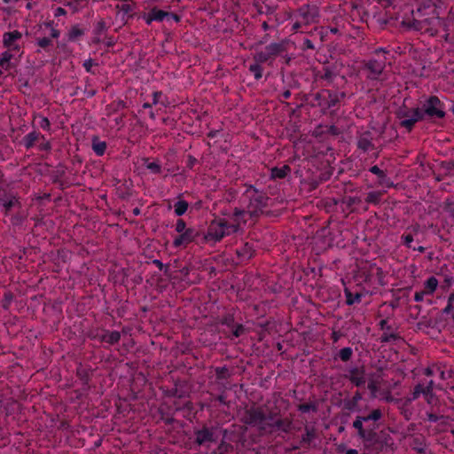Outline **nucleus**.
<instances>
[{"label": "nucleus", "mask_w": 454, "mask_h": 454, "mask_svg": "<svg viewBox=\"0 0 454 454\" xmlns=\"http://www.w3.org/2000/svg\"><path fill=\"white\" fill-rule=\"evenodd\" d=\"M444 26L445 22L440 19L435 9L418 18H414L413 21L410 24V27L430 35H436L440 28Z\"/></svg>", "instance_id": "f257e3e1"}, {"label": "nucleus", "mask_w": 454, "mask_h": 454, "mask_svg": "<svg viewBox=\"0 0 454 454\" xmlns=\"http://www.w3.org/2000/svg\"><path fill=\"white\" fill-rule=\"evenodd\" d=\"M242 421L251 427L258 428L260 431H270V427L273 425L272 415H265L262 411L257 408L247 409L242 415Z\"/></svg>", "instance_id": "f03ea898"}, {"label": "nucleus", "mask_w": 454, "mask_h": 454, "mask_svg": "<svg viewBox=\"0 0 454 454\" xmlns=\"http://www.w3.org/2000/svg\"><path fill=\"white\" fill-rule=\"evenodd\" d=\"M244 196L249 200L246 212L251 217L261 213L266 206L267 197L256 191L252 185L246 190Z\"/></svg>", "instance_id": "7ed1b4c3"}, {"label": "nucleus", "mask_w": 454, "mask_h": 454, "mask_svg": "<svg viewBox=\"0 0 454 454\" xmlns=\"http://www.w3.org/2000/svg\"><path fill=\"white\" fill-rule=\"evenodd\" d=\"M423 117L430 119H442L445 116L443 103L435 96L429 97L422 106Z\"/></svg>", "instance_id": "20e7f679"}, {"label": "nucleus", "mask_w": 454, "mask_h": 454, "mask_svg": "<svg viewBox=\"0 0 454 454\" xmlns=\"http://www.w3.org/2000/svg\"><path fill=\"white\" fill-rule=\"evenodd\" d=\"M232 227H228L223 218L215 220L211 223L207 238L214 241H220L224 236L233 233Z\"/></svg>", "instance_id": "39448f33"}, {"label": "nucleus", "mask_w": 454, "mask_h": 454, "mask_svg": "<svg viewBox=\"0 0 454 454\" xmlns=\"http://www.w3.org/2000/svg\"><path fill=\"white\" fill-rule=\"evenodd\" d=\"M284 51L282 43H272L267 45L263 50L258 51L254 55V59L259 63H264L271 60Z\"/></svg>", "instance_id": "423d86ee"}, {"label": "nucleus", "mask_w": 454, "mask_h": 454, "mask_svg": "<svg viewBox=\"0 0 454 454\" xmlns=\"http://www.w3.org/2000/svg\"><path fill=\"white\" fill-rule=\"evenodd\" d=\"M247 215L246 210L235 208L232 214L226 215L223 219L228 227H232L233 233H235L239 230L242 224L247 223Z\"/></svg>", "instance_id": "0eeeda50"}, {"label": "nucleus", "mask_w": 454, "mask_h": 454, "mask_svg": "<svg viewBox=\"0 0 454 454\" xmlns=\"http://www.w3.org/2000/svg\"><path fill=\"white\" fill-rule=\"evenodd\" d=\"M22 37L21 32L18 30H12L3 34V45L6 48V51H20V46L19 44L20 40Z\"/></svg>", "instance_id": "6e6552de"}, {"label": "nucleus", "mask_w": 454, "mask_h": 454, "mask_svg": "<svg viewBox=\"0 0 454 454\" xmlns=\"http://www.w3.org/2000/svg\"><path fill=\"white\" fill-rule=\"evenodd\" d=\"M169 17L173 18L176 21L179 20L176 15L170 14L168 12L157 8H153L148 13L143 15V19L147 25H151L153 21L161 22Z\"/></svg>", "instance_id": "1a4fd4ad"}, {"label": "nucleus", "mask_w": 454, "mask_h": 454, "mask_svg": "<svg viewBox=\"0 0 454 454\" xmlns=\"http://www.w3.org/2000/svg\"><path fill=\"white\" fill-rule=\"evenodd\" d=\"M297 17L307 26L317 22L318 12L316 7L303 5L299 9Z\"/></svg>", "instance_id": "9d476101"}, {"label": "nucleus", "mask_w": 454, "mask_h": 454, "mask_svg": "<svg viewBox=\"0 0 454 454\" xmlns=\"http://www.w3.org/2000/svg\"><path fill=\"white\" fill-rule=\"evenodd\" d=\"M364 67L368 71L367 78L377 80L385 68V60L370 59L365 63Z\"/></svg>", "instance_id": "9b49d317"}, {"label": "nucleus", "mask_w": 454, "mask_h": 454, "mask_svg": "<svg viewBox=\"0 0 454 454\" xmlns=\"http://www.w3.org/2000/svg\"><path fill=\"white\" fill-rule=\"evenodd\" d=\"M197 236L198 232L193 228H188L187 231L180 233V235L174 239L173 246L175 247L186 246L192 242Z\"/></svg>", "instance_id": "f8f14e48"}, {"label": "nucleus", "mask_w": 454, "mask_h": 454, "mask_svg": "<svg viewBox=\"0 0 454 454\" xmlns=\"http://www.w3.org/2000/svg\"><path fill=\"white\" fill-rule=\"evenodd\" d=\"M403 119L401 121V125L411 130L413 125L419 120L423 119V113L419 108L411 111V114H403Z\"/></svg>", "instance_id": "ddd939ff"}, {"label": "nucleus", "mask_w": 454, "mask_h": 454, "mask_svg": "<svg viewBox=\"0 0 454 454\" xmlns=\"http://www.w3.org/2000/svg\"><path fill=\"white\" fill-rule=\"evenodd\" d=\"M347 378L357 387L365 383L364 372L358 367H353L349 369Z\"/></svg>", "instance_id": "4468645a"}, {"label": "nucleus", "mask_w": 454, "mask_h": 454, "mask_svg": "<svg viewBox=\"0 0 454 454\" xmlns=\"http://www.w3.org/2000/svg\"><path fill=\"white\" fill-rule=\"evenodd\" d=\"M420 395H423L426 397V400L429 404L436 403L437 399L434 395L433 391L427 394L425 391H423V385L419 384L414 388L412 399H417Z\"/></svg>", "instance_id": "2eb2a0df"}, {"label": "nucleus", "mask_w": 454, "mask_h": 454, "mask_svg": "<svg viewBox=\"0 0 454 454\" xmlns=\"http://www.w3.org/2000/svg\"><path fill=\"white\" fill-rule=\"evenodd\" d=\"M0 204L7 214L12 207L20 206V201L17 197L8 195L0 199Z\"/></svg>", "instance_id": "dca6fc26"}, {"label": "nucleus", "mask_w": 454, "mask_h": 454, "mask_svg": "<svg viewBox=\"0 0 454 454\" xmlns=\"http://www.w3.org/2000/svg\"><path fill=\"white\" fill-rule=\"evenodd\" d=\"M213 441V434L207 429L204 428L196 433V442L201 445Z\"/></svg>", "instance_id": "f3484780"}, {"label": "nucleus", "mask_w": 454, "mask_h": 454, "mask_svg": "<svg viewBox=\"0 0 454 454\" xmlns=\"http://www.w3.org/2000/svg\"><path fill=\"white\" fill-rule=\"evenodd\" d=\"M13 58V53L10 51H4L1 53L0 67L4 70H9L12 67L11 60Z\"/></svg>", "instance_id": "a211bd4d"}, {"label": "nucleus", "mask_w": 454, "mask_h": 454, "mask_svg": "<svg viewBox=\"0 0 454 454\" xmlns=\"http://www.w3.org/2000/svg\"><path fill=\"white\" fill-rule=\"evenodd\" d=\"M438 286V280L435 277H430L428 278L426 282L424 283V289L423 291L427 294L431 295L434 293Z\"/></svg>", "instance_id": "6ab92c4d"}, {"label": "nucleus", "mask_w": 454, "mask_h": 454, "mask_svg": "<svg viewBox=\"0 0 454 454\" xmlns=\"http://www.w3.org/2000/svg\"><path fill=\"white\" fill-rule=\"evenodd\" d=\"M271 423L273 425L270 427V432H272L275 428L280 429L284 432H288L291 427L290 422L285 421V420H282L279 419H276L274 416H273V420L271 421Z\"/></svg>", "instance_id": "aec40b11"}, {"label": "nucleus", "mask_w": 454, "mask_h": 454, "mask_svg": "<svg viewBox=\"0 0 454 454\" xmlns=\"http://www.w3.org/2000/svg\"><path fill=\"white\" fill-rule=\"evenodd\" d=\"M92 149L97 155L102 156L106 152V143L94 137L92 138Z\"/></svg>", "instance_id": "412c9836"}, {"label": "nucleus", "mask_w": 454, "mask_h": 454, "mask_svg": "<svg viewBox=\"0 0 454 454\" xmlns=\"http://www.w3.org/2000/svg\"><path fill=\"white\" fill-rule=\"evenodd\" d=\"M346 303L348 305H353L355 303H359L362 299V294L359 293L353 294L350 290L346 288L344 290Z\"/></svg>", "instance_id": "4be33fe9"}, {"label": "nucleus", "mask_w": 454, "mask_h": 454, "mask_svg": "<svg viewBox=\"0 0 454 454\" xmlns=\"http://www.w3.org/2000/svg\"><path fill=\"white\" fill-rule=\"evenodd\" d=\"M145 167L153 174H160L161 172V166L158 161H149L148 158L143 159Z\"/></svg>", "instance_id": "5701e85b"}, {"label": "nucleus", "mask_w": 454, "mask_h": 454, "mask_svg": "<svg viewBox=\"0 0 454 454\" xmlns=\"http://www.w3.org/2000/svg\"><path fill=\"white\" fill-rule=\"evenodd\" d=\"M84 30L78 25L73 26L68 31V40L75 41L84 35Z\"/></svg>", "instance_id": "b1692460"}, {"label": "nucleus", "mask_w": 454, "mask_h": 454, "mask_svg": "<svg viewBox=\"0 0 454 454\" xmlns=\"http://www.w3.org/2000/svg\"><path fill=\"white\" fill-rule=\"evenodd\" d=\"M290 172V168L286 165L281 168H273L271 169V176L273 178H284Z\"/></svg>", "instance_id": "393cba45"}, {"label": "nucleus", "mask_w": 454, "mask_h": 454, "mask_svg": "<svg viewBox=\"0 0 454 454\" xmlns=\"http://www.w3.org/2000/svg\"><path fill=\"white\" fill-rule=\"evenodd\" d=\"M366 422L363 416H357L356 419L353 422V427L357 430L358 435L361 438L365 437V432L363 427V423Z\"/></svg>", "instance_id": "a878e982"}, {"label": "nucleus", "mask_w": 454, "mask_h": 454, "mask_svg": "<svg viewBox=\"0 0 454 454\" xmlns=\"http://www.w3.org/2000/svg\"><path fill=\"white\" fill-rule=\"evenodd\" d=\"M188 209V203L185 200H178L175 206L174 210L175 214L177 216L183 215Z\"/></svg>", "instance_id": "bb28decb"}, {"label": "nucleus", "mask_w": 454, "mask_h": 454, "mask_svg": "<svg viewBox=\"0 0 454 454\" xmlns=\"http://www.w3.org/2000/svg\"><path fill=\"white\" fill-rule=\"evenodd\" d=\"M262 63L256 62L249 66V71L254 74L256 80H259L262 76V68L261 67Z\"/></svg>", "instance_id": "cd10ccee"}, {"label": "nucleus", "mask_w": 454, "mask_h": 454, "mask_svg": "<svg viewBox=\"0 0 454 454\" xmlns=\"http://www.w3.org/2000/svg\"><path fill=\"white\" fill-rule=\"evenodd\" d=\"M38 138V134L35 131L29 132L24 137V145L27 148H30L34 145L35 142Z\"/></svg>", "instance_id": "c85d7f7f"}, {"label": "nucleus", "mask_w": 454, "mask_h": 454, "mask_svg": "<svg viewBox=\"0 0 454 454\" xmlns=\"http://www.w3.org/2000/svg\"><path fill=\"white\" fill-rule=\"evenodd\" d=\"M353 355V350L349 347L343 348L339 352V357L341 361L347 362L348 361Z\"/></svg>", "instance_id": "c756f323"}, {"label": "nucleus", "mask_w": 454, "mask_h": 454, "mask_svg": "<svg viewBox=\"0 0 454 454\" xmlns=\"http://www.w3.org/2000/svg\"><path fill=\"white\" fill-rule=\"evenodd\" d=\"M363 417L366 422L369 420L378 421L379 419H381L382 413H381L380 410L376 409V410L372 411L368 416H363Z\"/></svg>", "instance_id": "7c9ffc66"}, {"label": "nucleus", "mask_w": 454, "mask_h": 454, "mask_svg": "<svg viewBox=\"0 0 454 454\" xmlns=\"http://www.w3.org/2000/svg\"><path fill=\"white\" fill-rule=\"evenodd\" d=\"M238 254L243 259H249L252 256L251 247L246 244L240 251H238Z\"/></svg>", "instance_id": "2f4dec72"}, {"label": "nucleus", "mask_w": 454, "mask_h": 454, "mask_svg": "<svg viewBox=\"0 0 454 454\" xmlns=\"http://www.w3.org/2000/svg\"><path fill=\"white\" fill-rule=\"evenodd\" d=\"M380 194L379 192H372L368 193V195L365 199V201L368 203L376 204L380 201Z\"/></svg>", "instance_id": "473e14b6"}, {"label": "nucleus", "mask_w": 454, "mask_h": 454, "mask_svg": "<svg viewBox=\"0 0 454 454\" xmlns=\"http://www.w3.org/2000/svg\"><path fill=\"white\" fill-rule=\"evenodd\" d=\"M38 119H39V121H38L39 126L44 130H49L51 128V122H50L49 119L44 116H38Z\"/></svg>", "instance_id": "72a5a7b5"}, {"label": "nucleus", "mask_w": 454, "mask_h": 454, "mask_svg": "<svg viewBox=\"0 0 454 454\" xmlns=\"http://www.w3.org/2000/svg\"><path fill=\"white\" fill-rule=\"evenodd\" d=\"M358 147L361 148L363 151L366 152L372 147V145L368 139L362 138L358 141Z\"/></svg>", "instance_id": "f704fd0d"}, {"label": "nucleus", "mask_w": 454, "mask_h": 454, "mask_svg": "<svg viewBox=\"0 0 454 454\" xmlns=\"http://www.w3.org/2000/svg\"><path fill=\"white\" fill-rule=\"evenodd\" d=\"M120 338H121V334L119 332H112L107 335L106 341L111 344H114V343L118 342L120 340Z\"/></svg>", "instance_id": "c9c22d12"}, {"label": "nucleus", "mask_w": 454, "mask_h": 454, "mask_svg": "<svg viewBox=\"0 0 454 454\" xmlns=\"http://www.w3.org/2000/svg\"><path fill=\"white\" fill-rule=\"evenodd\" d=\"M186 223L183 219H178L176 223V231L178 233H182L187 231Z\"/></svg>", "instance_id": "e433bc0d"}, {"label": "nucleus", "mask_w": 454, "mask_h": 454, "mask_svg": "<svg viewBox=\"0 0 454 454\" xmlns=\"http://www.w3.org/2000/svg\"><path fill=\"white\" fill-rule=\"evenodd\" d=\"M36 42L38 46L43 49L51 44V40L48 37L37 38Z\"/></svg>", "instance_id": "4c0bfd02"}, {"label": "nucleus", "mask_w": 454, "mask_h": 454, "mask_svg": "<svg viewBox=\"0 0 454 454\" xmlns=\"http://www.w3.org/2000/svg\"><path fill=\"white\" fill-rule=\"evenodd\" d=\"M370 171L373 174H375L376 176H378L380 178H383L386 176L385 173L383 170H381L378 166H372L371 168H370Z\"/></svg>", "instance_id": "58836bf2"}, {"label": "nucleus", "mask_w": 454, "mask_h": 454, "mask_svg": "<svg viewBox=\"0 0 454 454\" xmlns=\"http://www.w3.org/2000/svg\"><path fill=\"white\" fill-rule=\"evenodd\" d=\"M162 92L160 91H155L153 94V104L157 105L159 103H161L162 105H165L163 102L160 101V98H162Z\"/></svg>", "instance_id": "ea45409f"}, {"label": "nucleus", "mask_w": 454, "mask_h": 454, "mask_svg": "<svg viewBox=\"0 0 454 454\" xmlns=\"http://www.w3.org/2000/svg\"><path fill=\"white\" fill-rule=\"evenodd\" d=\"M402 239L403 240L404 245L407 247H411V243L413 241V237L411 234H405L402 236Z\"/></svg>", "instance_id": "a19ab883"}, {"label": "nucleus", "mask_w": 454, "mask_h": 454, "mask_svg": "<svg viewBox=\"0 0 454 454\" xmlns=\"http://www.w3.org/2000/svg\"><path fill=\"white\" fill-rule=\"evenodd\" d=\"M106 29V22L104 20H99L96 25V30L98 33H102Z\"/></svg>", "instance_id": "79ce46f5"}, {"label": "nucleus", "mask_w": 454, "mask_h": 454, "mask_svg": "<svg viewBox=\"0 0 454 454\" xmlns=\"http://www.w3.org/2000/svg\"><path fill=\"white\" fill-rule=\"evenodd\" d=\"M45 26L51 29V36L52 38H58L59 36V31L51 27L50 23H46Z\"/></svg>", "instance_id": "37998d69"}, {"label": "nucleus", "mask_w": 454, "mask_h": 454, "mask_svg": "<svg viewBox=\"0 0 454 454\" xmlns=\"http://www.w3.org/2000/svg\"><path fill=\"white\" fill-rule=\"evenodd\" d=\"M425 295H427V294L423 290L419 291V292H416L414 294V301H418V302L422 301Z\"/></svg>", "instance_id": "c03bdc74"}, {"label": "nucleus", "mask_w": 454, "mask_h": 454, "mask_svg": "<svg viewBox=\"0 0 454 454\" xmlns=\"http://www.w3.org/2000/svg\"><path fill=\"white\" fill-rule=\"evenodd\" d=\"M302 26H306L303 22H301V20L297 17V20L293 24L292 30L297 31Z\"/></svg>", "instance_id": "a18cd8bd"}, {"label": "nucleus", "mask_w": 454, "mask_h": 454, "mask_svg": "<svg viewBox=\"0 0 454 454\" xmlns=\"http://www.w3.org/2000/svg\"><path fill=\"white\" fill-rule=\"evenodd\" d=\"M67 12L64 8L62 7H57L54 11V16L55 17H59V16H62V15H66Z\"/></svg>", "instance_id": "49530a36"}, {"label": "nucleus", "mask_w": 454, "mask_h": 454, "mask_svg": "<svg viewBox=\"0 0 454 454\" xmlns=\"http://www.w3.org/2000/svg\"><path fill=\"white\" fill-rule=\"evenodd\" d=\"M244 332V327L242 325H238L233 331V335L235 337H239Z\"/></svg>", "instance_id": "de8ad7c7"}, {"label": "nucleus", "mask_w": 454, "mask_h": 454, "mask_svg": "<svg viewBox=\"0 0 454 454\" xmlns=\"http://www.w3.org/2000/svg\"><path fill=\"white\" fill-rule=\"evenodd\" d=\"M93 64L94 63H93L92 59H87L84 61L83 67H85L87 72H90Z\"/></svg>", "instance_id": "09e8293b"}, {"label": "nucleus", "mask_w": 454, "mask_h": 454, "mask_svg": "<svg viewBox=\"0 0 454 454\" xmlns=\"http://www.w3.org/2000/svg\"><path fill=\"white\" fill-rule=\"evenodd\" d=\"M434 389V381L430 380L426 387L423 386V391L426 393L432 392Z\"/></svg>", "instance_id": "8fccbe9b"}, {"label": "nucleus", "mask_w": 454, "mask_h": 454, "mask_svg": "<svg viewBox=\"0 0 454 454\" xmlns=\"http://www.w3.org/2000/svg\"><path fill=\"white\" fill-rule=\"evenodd\" d=\"M368 387L369 389L372 392V393H375L377 390H378V386H377V383L373 380H371L369 383H368Z\"/></svg>", "instance_id": "3c124183"}, {"label": "nucleus", "mask_w": 454, "mask_h": 454, "mask_svg": "<svg viewBox=\"0 0 454 454\" xmlns=\"http://www.w3.org/2000/svg\"><path fill=\"white\" fill-rule=\"evenodd\" d=\"M438 416L433 413H427V419L430 422H436L438 420Z\"/></svg>", "instance_id": "603ef678"}, {"label": "nucleus", "mask_w": 454, "mask_h": 454, "mask_svg": "<svg viewBox=\"0 0 454 454\" xmlns=\"http://www.w3.org/2000/svg\"><path fill=\"white\" fill-rule=\"evenodd\" d=\"M311 406L309 404H301L299 406V410L302 412H308L309 411Z\"/></svg>", "instance_id": "864d4df0"}, {"label": "nucleus", "mask_w": 454, "mask_h": 454, "mask_svg": "<svg viewBox=\"0 0 454 454\" xmlns=\"http://www.w3.org/2000/svg\"><path fill=\"white\" fill-rule=\"evenodd\" d=\"M452 309H453V305L448 303L447 306L443 309V313L449 314L452 311Z\"/></svg>", "instance_id": "5fc2aeb1"}, {"label": "nucleus", "mask_w": 454, "mask_h": 454, "mask_svg": "<svg viewBox=\"0 0 454 454\" xmlns=\"http://www.w3.org/2000/svg\"><path fill=\"white\" fill-rule=\"evenodd\" d=\"M425 374L427 376H432L434 374V369L431 367H427V369H425Z\"/></svg>", "instance_id": "6e6d98bb"}, {"label": "nucleus", "mask_w": 454, "mask_h": 454, "mask_svg": "<svg viewBox=\"0 0 454 454\" xmlns=\"http://www.w3.org/2000/svg\"><path fill=\"white\" fill-rule=\"evenodd\" d=\"M448 303L453 305V303H454V293L450 294V296L448 298Z\"/></svg>", "instance_id": "4d7b16f0"}, {"label": "nucleus", "mask_w": 454, "mask_h": 454, "mask_svg": "<svg viewBox=\"0 0 454 454\" xmlns=\"http://www.w3.org/2000/svg\"><path fill=\"white\" fill-rule=\"evenodd\" d=\"M346 454H358V452L355 449H350V450H347Z\"/></svg>", "instance_id": "13d9d810"}, {"label": "nucleus", "mask_w": 454, "mask_h": 454, "mask_svg": "<svg viewBox=\"0 0 454 454\" xmlns=\"http://www.w3.org/2000/svg\"><path fill=\"white\" fill-rule=\"evenodd\" d=\"M4 4L17 3L20 0H2Z\"/></svg>", "instance_id": "bf43d9fd"}, {"label": "nucleus", "mask_w": 454, "mask_h": 454, "mask_svg": "<svg viewBox=\"0 0 454 454\" xmlns=\"http://www.w3.org/2000/svg\"><path fill=\"white\" fill-rule=\"evenodd\" d=\"M27 9L31 10L33 8V4L31 2H28L26 5Z\"/></svg>", "instance_id": "052dcab7"}, {"label": "nucleus", "mask_w": 454, "mask_h": 454, "mask_svg": "<svg viewBox=\"0 0 454 454\" xmlns=\"http://www.w3.org/2000/svg\"><path fill=\"white\" fill-rule=\"evenodd\" d=\"M413 250H418L419 252H424L425 248L423 247H419L418 248H413Z\"/></svg>", "instance_id": "680f3d73"}, {"label": "nucleus", "mask_w": 454, "mask_h": 454, "mask_svg": "<svg viewBox=\"0 0 454 454\" xmlns=\"http://www.w3.org/2000/svg\"><path fill=\"white\" fill-rule=\"evenodd\" d=\"M441 379H445V372L443 371H440Z\"/></svg>", "instance_id": "e2e57ef3"}, {"label": "nucleus", "mask_w": 454, "mask_h": 454, "mask_svg": "<svg viewBox=\"0 0 454 454\" xmlns=\"http://www.w3.org/2000/svg\"><path fill=\"white\" fill-rule=\"evenodd\" d=\"M307 437H308V439L313 437V433L307 431Z\"/></svg>", "instance_id": "0e129e2a"}, {"label": "nucleus", "mask_w": 454, "mask_h": 454, "mask_svg": "<svg viewBox=\"0 0 454 454\" xmlns=\"http://www.w3.org/2000/svg\"><path fill=\"white\" fill-rule=\"evenodd\" d=\"M133 213H134V215H137L140 213V211H139V209H138V208H135V209L133 210Z\"/></svg>", "instance_id": "69168bd1"}, {"label": "nucleus", "mask_w": 454, "mask_h": 454, "mask_svg": "<svg viewBox=\"0 0 454 454\" xmlns=\"http://www.w3.org/2000/svg\"><path fill=\"white\" fill-rule=\"evenodd\" d=\"M284 97H285L286 98H289V97H290V92H289V91H286V92L284 93Z\"/></svg>", "instance_id": "338daca9"}, {"label": "nucleus", "mask_w": 454, "mask_h": 454, "mask_svg": "<svg viewBox=\"0 0 454 454\" xmlns=\"http://www.w3.org/2000/svg\"><path fill=\"white\" fill-rule=\"evenodd\" d=\"M143 107H144V108H149V107H151V105H150L149 103H145V104L143 105Z\"/></svg>", "instance_id": "774afa93"}]
</instances>
